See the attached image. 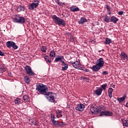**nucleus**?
<instances>
[{
	"mask_svg": "<svg viewBox=\"0 0 128 128\" xmlns=\"http://www.w3.org/2000/svg\"><path fill=\"white\" fill-rule=\"evenodd\" d=\"M84 108H85L84 105L82 104H77L76 108V110H78L79 112H82Z\"/></svg>",
	"mask_w": 128,
	"mask_h": 128,
	"instance_id": "obj_10",
	"label": "nucleus"
},
{
	"mask_svg": "<svg viewBox=\"0 0 128 128\" xmlns=\"http://www.w3.org/2000/svg\"><path fill=\"white\" fill-rule=\"evenodd\" d=\"M24 70L26 72V74L30 76H34V70H32L30 66H26L24 68Z\"/></svg>",
	"mask_w": 128,
	"mask_h": 128,
	"instance_id": "obj_6",
	"label": "nucleus"
},
{
	"mask_svg": "<svg viewBox=\"0 0 128 128\" xmlns=\"http://www.w3.org/2000/svg\"><path fill=\"white\" fill-rule=\"evenodd\" d=\"M119 16H122L124 14V11H120L118 12Z\"/></svg>",
	"mask_w": 128,
	"mask_h": 128,
	"instance_id": "obj_42",
	"label": "nucleus"
},
{
	"mask_svg": "<svg viewBox=\"0 0 128 128\" xmlns=\"http://www.w3.org/2000/svg\"><path fill=\"white\" fill-rule=\"evenodd\" d=\"M24 80L26 84H29L30 82V79L28 76L24 77Z\"/></svg>",
	"mask_w": 128,
	"mask_h": 128,
	"instance_id": "obj_20",
	"label": "nucleus"
},
{
	"mask_svg": "<svg viewBox=\"0 0 128 128\" xmlns=\"http://www.w3.org/2000/svg\"><path fill=\"white\" fill-rule=\"evenodd\" d=\"M13 44H14V42L12 41L7 42L6 43L7 48H12Z\"/></svg>",
	"mask_w": 128,
	"mask_h": 128,
	"instance_id": "obj_21",
	"label": "nucleus"
},
{
	"mask_svg": "<svg viewBox=\"0 0 128 128\" xmlns=\"http://www.w3.org/2000/svg\"><path fill=\"white\" fill-rule=\"evenodd\" d=\"M114 92V89L112 88H109L108 90V96L110 98H112V92Z\"/></svg>",
	"mask_w": 128,
	"mask_h": 128,
	"instance_id": "obj_19",
	"label": "nucleus"
},
{
	"mask_svg": "<svg viewBox=\"0 0 128 128\" xmlns=\"http://www.w3.org/2000/svg\"><path fill=\"white\" fill-rule=\"evenodd\" d=\"M102 74L104 75L108 74V71H104L102 72Z\"/></svg>",
	"mask_w": 128,
	"mask_h": 128,
	"instance_id": "obj_46",
	"label": "nucleus"
},
{
	"mask_svg": "<svg viewBox=\"0 0 128 128\" xmlns=\"http://www.w3.org/2000/svg\"><path fill=\"white\" fill-rule=\"evenodd\" d=\"M103 20L106 22H110V17L108 16H106L103 17Z\"/></svg>",
	"mask_w": 128,
	"mask_h": 128,
	"instance_id": "obj_28",
	"label": "nucleus"
},
{
	"mask_svg": "<svg viewBox=\"0 0 128 128\" xmlns=\"http://www.w3.org/2000/svg\"><path fill=\"white\" fill-rule=\"evenodd\" d=\"M50 56L54 58L56 56V52H54V50H52L50 52Z\"/></svg>",
	"mask_w": 128,
	"mask_h": 128,
	"instance_id": "obj_25",
	"label": "nucleus"
},
{
	"mask_svg": "<svg viewBox=\"0 0 128 128\" xmlns=\"http://www.w3.org/2000/svg\"><path fill=\"white\" fill-rule=\"evenodd\" d=\"M56 2H58V4H59L60 1L58 0H56Z\"/></svg>",
	"mask_w": 128,
	"mask_h": 128,
	"instance_id": "obj_50",
	"label": "nucleus"
},
{
	"mask_svg": "<svg viewBox=\"0 0 128 128\" xmlns=\"http://www.w3.org/2000/svg\"><path fill=\"white\" fill-rule=\"evenodd\" d=\"M100 112L101 110H106V107L104 106H101L98 107Z\"/></svg>",
	"mask_w": 128,
	"mask_h": 128,
	"instance_id": "obj_39",
	"label": "nucleus"
},
{
	"mask_svg": "<svg viewBox=\"0 0 128 128\" xmlns=\"http://www.w3.org/2000/svg\"><path fill=\"white\" fill-rule=\"evenodd\" d=\"M40 50L42 52H46V46H43L40 47Z\"/></svg>",
	"mask_w": 128,
	"mask_h": 128,
	"instance_id": "obj_34",
	"label": "nucleus"
},
{
	"mask_svg": "<svg viewBox=\"0 0 128 128\" xmlns=\"http://www.w3.org/2000/svg\"><path fill=\"white\" fill-rule=\"evenodd\" d=\"M15 104H20V99L19 98H16L14 100Z\"/></svg>",
	"mask_w": 128,
	"mask_h": 128,
	"instance_id": "obj_32",
	"label": "nucleus"
},
{
	"mask_svg": "<svg viewBox=\"0 0 128 128\" xmlns=\"http://www.w3.org/2000/svg\"><path fill=\"white\" fill-rule=\"evenodd\" d=\"M64 60V56H58L57 58H56L54 60V62H62H62H64V61L62 60Z\"/></svg>",
	"mask_w": 128,
	"mask_h": 128,
	"instance_id": "obj_11",
	"label": "nucleus"
},
{
	"mask_svg": "<svg viewBox=\"0 0 128 128\" xmlns=\"http://www.w3.org/2000/svg\"><path fill=\"white\" fill-rule=\"evenodd\" d=\"M101 68H100L98 66L94 65L92 68L91 69L92 70V72H98L100 70Z\"/></svg>",
	"mask_w": 128,
	"mask_h": 128,
	"instance_id": "obj_13",
	"label": "nucleus"
},
{
	"mask_svg": "<svg viewBox=\"0 0 128 128\" xmlns=\"http://www.w3.org/2000/svg\"><path fill=\"white\" fill-rule=\"evenodd\" d=\"M57 116H62V110H57L56 111Z\"/></svg>",
	"mask_w": 128,
	"mask_h": 128,
	"instance_id": "obj_38",
	"label": "nucleus"
},
{
	"mask_svg": "<svg viewBox=\"0 0 128 128\" xmlns=\"http://www.w3.org/2000/svg\"><path fill=\"white\" fill-rule=\"evenodd\" d=\"M106 111L102 112L100 114V116H106Z\"/></svg>",
	"mask_w": 128,
	"mask_h": 128,
	"instance_id": "obj_40",
	"label": "nucleus"
},
{
	"mask_svg": "<svg viewBox=\"0 0 128 128\" xmlns=\"http://www.w3.org/2000/svg\"><path fill=\"white\" fill-rule=\"evenodd\" d=\"M17 11L18 12L24 11V6H19L17 8Z\"/></svg>",
	"mask_w": 128,
	"mask_h": 128,
	"instance_id": "obj_24",
	"label": "nucleus"
},
{
	"mask_svg": "<svg viewBox=\"0 0 128 128\" xmlns=\"http://www.w3.org/2000/svg\"><path fill=\"white\" fill-rule=\"evenodd\" d=\"M54 93L52 92H48L46 93V98L50 102H54Z\"/></svg>",
	"mask_w": 128,
	"mask_h": 128,
	"instance_id": "obj_5",
	"label": "nucleus"
},
{
	"mask_svg": "<svg viewBox=\"0 0 128 128\" xmlns=\"http://www.w3.org/2000/svg\"><path fill=\"white\" fill-rule=\"evenodd\" d=\"M126 108H128V102L126 104Z\"/></svg>",
	"mask_w": 128,
	"mask_h": 128,
	"instance_id": "obj_49",
	"label": "nucleus"
},
{
	"mask_svg": "<svg viewBox=\"0 0 128 128\" xmlns=\"http://www.w3.org/2000/svg\"><path fill=\"white\" fill-rule=\"evenodd\" d=\"M81 78L82 80H88V78L86 77H82Z\"/></svg>",
	"mask_w": 128,
	"mask_h": 128,
	"instance_id": "obj_47",
	"label": "nucleus"
},
{
	"mask_svg": "<svg viewBox=\"0 0 128 128\" xmlns=\"http://www.w3.org/2000/svg\"><path fill=\"white\" fill-rule=\"evenodd\" d=\"M12 48H14V50H18V46L16 45V42H13V44L12 45Z\"/></svg>",
	"mask_w": 128,
	"mask_h": 128,
	"instance_id": "obj_33",
	"label": "nucleus"
},
{
	"mask_svg": "<svg viewBox=\"0 0 128 128\" xmlns=\"http://www.w3.org/2000/svg\"><path fill=\"white\" fill-rule=\"evenodd\" d=\"M58 126H62V128H64V126H66V124L63 122H58Z\"/></svg>",
	"mask_w": 128,
	"mask_h": 128,
	"instance_id": "obj_29",
	"label": "nucleus"
},
{
	"mask_svg": "<svg viewBox=\"0 0 128 128\" xmlns=\"http://www.w3.org/2000/svg\"><path fill=\"white\" fill-rule=\"evenodd\" d=\"M62 66H66L62 67V70L63 72L66 70L68 68V64H66L64 62H62Z\"/></svg>",
	"mask_w": 128,
	"mask_h": 128,
	"instance_id": "obj_16",
	"label": "nucleus"
},
{
	"mask_svg": "<svg viewBox=\"0 0 128 128\" xmlns=\"http://www.w3.org/2000/svg\"><path fill=\"white\" fill-rule=\"evenodd\" d=\"M0 56H4V53L0 50Z\"/></svg>",
	"mask_w": 128,
	"mask_h": 128,
	"instance_id": "obj_44",
	"label": "nucleus"
},
{
	"mask_svg": "<svg viewBox=\"0 0 128 128\" xmlns=\"http://www.w3.org/2000/svg\"><path fill=\"white\" fill-rule=\"evenodd\" d=\"M36 90H38L41 94H48L46 92L48 90V89L46 85L40 84L36 86Z\"/></svg>",
	"mask_w": 128,
	"mask_h": 128,
	"instance_id": "obj_1",
	"label": "nucleus"
},
{
	"mask_svg": "<svg viewBox=\"0 0 128 128\" xmlns=\"http://www.w3.org/2000/svg\"><path fill=\"white\" fill-rule=\"evenodd\" d=\"M51 118H52V120H54V114H52Z\"/></svg>",
	"mask_w": 128,
	"mask_h": 128,
	"instance_id": "obj_43",
	"label": "nucleus"
},
{
	"mask_svg": "<svg viewBox=\"0 0 128 128\" xmlns=\"http://www.w3.org/2000/svg\"><path fill=\"white\" fill-rule=\"evenodd\" d=\"M122 60H124V62H128V54L124 52H122L120 55Z\"/></svg>",
	"mask_w": 128,
	"mask_h": 128,
	"instance_id": "obj_9",
	"label": "nucleus"
},
{
	"mask_svg": "<svg viewBox=\"0 0 128 128\" xmlns=\"http://www.w3.org/2000/svg\"><path fill=\"white\" fill-rule=\"evenodd\" d=\"M126 95L124 94L122 98H117V100L119 102L120 104L121 102H124V101L126 100Z\"/></svg>",
	"mask_w": 128,
	"mask_h": 128,
	"instance_id": "obj_17",
	"label": "nucleus"
},
{
	"mask_svg": "<svg viewBox=\"0 0 128 128\" xmlns=\"http://www.w3.org/2000/svg\"><path fill=\"white\" fill-rule=\"evenodd\" d=\"M108 14H109L110 16V14H112V12H110L108 13Z\"/></svg>",
	"mask_w": 128,
	"mask_h": 128,
	"instance_id": "obj_51",
	"label": "nucleus"
},
{
	"mask_svg": "<svg viewBox=\"0 0 128 128\" xmlns=\"http://www.w3.org/2000/svg\"><path fill=\"white\" fill-rule=\"evenodd\" d=\"M90 111L92 114H98L100 112V109L98 108V106H96V105H92L90 106Z\"/></svg>",
	"mask_w": 128,
	"mask_h": 128,
	"instance_id": "obj_7",
	"label": "nucleus"
},
{
	"mask_svg": "<svg viewBox=\"0 0 128 128\" xmlns=\"http://www.w3.org/2000/svg\"><path fill=\"white\" fill-rule=\"evenodd\" d=\"M40 5V0H34L32 1V3H30L28 6V8L30 10H34V8H36Z\"/></svg>",
	"mask_w": 128,
	"mask_h": 128,
	"instance_id": "obj_4",
	"label": "nucleus"
},
{
	"mask_svg": "<svg viewBox=\"0 0 128 128\" xmlns=\"http://www.w3.org/2000/svg\"><path fill=\"white\" fill-rule=\"evenodd\" d=\"M106 8L108 12H110V6H108V4L106 5Z\"/></svg>",
	"mask_w": 128,
	"mask_h": 128,
	"instance_id": "obj_41",
	"label": "nucleus"
},
{
	"mask_svg": "<svg viewBox=\"0 0 128 128\" xmlns=\"http://www.w3.org/2000/svg\"><path fill=\"white\" fill-rule=\"evenodd\" d=\"M106 116H112V114H113L112 112H110V111H106Z\"/></svg>",
	"mask_w": 128,
	"mask_h": 128,
	"instance_id": "obj_37",
	"label": "nucleus"
},
{
	"mask_svg": "<svg viewBox=\"0 0 128 128\" xmlns=\"http://www.w3.org/2000/svg\"><path fill=\"white\" fill-rule=\"evenodd\" d=\"M30 99V97L28 96L27 95H24L23 96V100L25 101V102H28V100Z\"/></svg>",
	"mask_w": 128,
	"mask_h": 128,
	"instance_id": "obj_36",
	"label": "nucleus"
},
{
	"mask_svg": "<svg viewBox=\"0 0 128 128\" xmlns=\"http://www.w3.org/2000/svg\"><path fill=\"white\" fill-rule=\"evenodd\" d=\"M52 123L54 126H58V121L54 120V119H53L52 120Z\"/></svg>",
	"mask_w": 128,
	"mask_h": 128,
	"instance_id": "obj_35",
	"label": "nucleus"
},
{
	"mask_svg": "<svg viewBox=\"0 0 128 128\" xmlns=\"http://www.w3.org/2000/svg\"><path fill=\"white\" fill-rule=\"evenodd\" d=\"M84 22H88V20H86V17L81 18L80 21L78 22V24H84Z\"/></svg>",
	"mask_w": 128,
	"mask_h": 128,
	"instance_id": "obj_12",
	"label": "nucleus"
},
{
	"mask_svg": "<svg viewBox=\"0 0 128 128\" xmlns=\"http://www.w3.org/2000/svg\"><path fill=\"white\" fill-rule=\"evenodd\" d=\"M106 88H108V84L105 83L101 86V88L102 90H106Z\"/></svg>",
	"mask_w": 128,
	"mask_h": 128,
	"instance_id": "obj_30",
	"label": "nucleus"
},
{
	"mask_svg": "<svg viewBox=\"0 0 128 128\" xmlns=\"http://www.w3.org/2000/svg\"><path fill=\"white\" fill-rule=\"evenodd\" d=\"M110 86H111L112 88H116V85L114 84H111Z\"/></svg>",
	"mask_w": 128,
	"mask_h": 128,
	"instance_id": "obj_48",
	"label": "nucleus"
},
{
	"mask_svg": "<svg viewBox=\"0 0 128 128\" xmlns=\"http://www.w3.org/2000/svg\"><path fill=\"white\" fill-rule=\"evenodd\" d=\"M0 44H2V42L0 41Z\"/></svg>",
	"mask_w": 128,
	"mask_h": 128,
	"instance_id": "obj_53",
	"label": "nucleus"
},
{
	"mask_svg": "<svg viewBox=\"0 0 128 128\" xmlns=\"http://www.w3.org/2000/svg\"><path fill=\"white\" fill-rule=\"evenodd\" d=\"M13 22H14L22 24H24V22H26V18H24V16H20V15H16L15 17L13 18Z\"/></svg>",
	"mask_w": 128,
	"mask_h": 128,
	"instance_id": "obj_3",
	"label": "nucleus"
},
{
	"mask_svg": "<svg viewBox=\"0 0 128 128\" xmlns=\"http://www.w3.org/2000/svg\"><path fill=\"white\" fill-rule=\"evenodd\" d=\"M94 92L96 96H100L102 94V88H98L94 91Z\"/></svg>",
	"mask_w": 128,
	"mask_h": 128,
	"instance_id": "obj_14",
	"label": "nucleus"
},
{
	"mask_svg": "<svg viewBox=\"0 0 128 128\" xmlns=\"http://www.w3.org/2000/svg\"><path fill=\"white\" fill-rule=\"evenodd\" d=\"M111 42H112V39H110L108 38H106V40L104 41V44H111Z\"/></svg>",
	"mask_w": 128,
	"mask_h": 128,
	"instance_id": "obj_27",
	"label": "nucleus"
},
{
	"mask_svg": "<svg viewBox=\"0 0 128 128\" xmlns=\"http://www.w3.org/2000/svg\"><path fill=\"white\" fill-rule=\"evenodd\" d=\"M6 70V67L4 66V65L0 66V72L2 74V72H4Z\"/></svg>",
	"mask_w": 128,
	"mask_h": 128,
	"instance_id": "obj_22",
	"label": "nucleus"
},
{
	"mask_svg": "<svg viewBox=\"0 0 128 128\" xmlns=\"http://www.w3.org/2000/svg\"><path fill=\"white\" fill-rule=\"evenodd\" d=\"M70 10L71 12H78L80 10V8L78 7L74 8V6L70 7Z\"/></svg>",
	"mask_w": 128,
	"mask_h": 128,
	"instance_id": "obj_23",
	"label": "nucleus"
},
{
	"mask_svg": "<svg viewBox=\"0 0 128 128\" xmlns=\"http://www.w3.org/2000/svg\"><path fill=\"white\" fill-rule=\"evenodd\" d=\"M52 20H54L55 24H58V26H66V21L64 19H62L59 17H58L56 15H53L52 16Z\"/></svg>",
	"mask_w": 128,
	"mask_h": 128,
	"instance_id": "obj_2",
	"label": "nucleus"
},
{
	"mask_svg": "<svg viewBox=\"0 0 128 128\" xmlns=\"http://www.w3.org/2000/svg\"><path fill=\"white\" fill-rule=\"evenodd\" d=\"M124 126H126V128H128V120H124L122 122Z\"/></svg>",
	"mask_w": 128,
	"mask_h": 128,
	"instance_id": "obj_31",
	"label": "nucleus"
},
{
	"mask_svg": "<svg viewBox=\"0 0 128 128\" xmlns=\"http://www.w3.org/2000/svg\"><path fill=\"white\" fill-rule=\"evenodd\" d=\"M118 18H116V17L114 16H112L110 18V22H114V24H116L118 22Z\"/></svg>",
	"mask_w": 128,
	"mask_h": 128,
	"instance_id": "obj_18",
	"label": "nucleus"
},
{
	"mask_svg": "<svg viewBox=\"0 0 128 128\" xmlns=\"http://www.w3.org/2000/svg\"><path fill=\"white\" fill-rule=\"evenodd\" d=\"M70 64H72V66H74V68H77L78 70H80V67H78L80 66V63L77 62L76 63V62H70Z\"/></svg>",
	"mask_w": 128,
	"mask_h": 128,
	"instance_id": "obj_15",
	"label": "nucleus"
},
{
	"mask_svg": "<svg viewBox=\"0 0 128 128\" xmlns=\"http://www.w3.org/2000/svg\"><path fill=\"white\" fill-rule=\"evenodd\" d=\"M96 66H99L100 68H102V66H104V58H100L96 60Z\"/></svg>",
	"mask_w": 128,
	"mask_h": 128,
	"instance_id": "obj_8",
	"label": "nucleus"
},
{
	"mask_svg": "<svg viewBox=\"0 0 128 128\" xmlns=\"http://www.w3.org/2000/svg\"><path fill=\"white\" fill-rule=\"evenodd\" d=\"M63 66H66V65H62Z\"/></svg>",
	"mask_w": 128,
	"mask_h": 128,
	"instance_id": "obj_52",
	"label": "nucleus"
},
{
	"mask_svg": "<svg viewBox=\"0 0 128 128\" xmlns=\"http://www.w3.org/2000/svg\"><path fill=\"white\" fill-rule=\"evenodd\" d=\"M82 70H84V72H88V68H84V69H82Z\"/></svg>",
	"mask_w": 128,
	"mask_h": 128,
	"instance_id": "obj_45",
	"label": "nucleus"
},
{
	"mask_svg": "<svg viewBox=\"0 0 128 128\" xmlns=\"http://www.w3.org/2000/svg\"><path fill=\"white\" fill-rule=\"evenodd\" d=\"M44 58L46 64H50V62H52V60H50V57L48 56H44Z\"/></svg>",
	"mask_w": 128,
	"mask_h": 128,
	"instance_id": "obj_26",
	"label": "nucleus"
}]
</instances>
